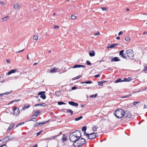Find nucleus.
Returning <instances> with one entry per match:
<instances>
[{"label":"nucleus","instance_id":"obj_22","mask_svg":"<svg viewBox=\"0 0 147 147\" xmlns=\"http://www.w3.org/2000/svg\"><path fill=\"white\" fill-rule=\"evenodd\" d=\"M131 79L130 77H128L127 78H125L124 79L123 81L125 82H129L131 80Z\"/></svg>","mask_w":147,"mask_h":147},{"label":"nucleus","instance_id":"obj_38","mask_svg":"<svg viewBox=\"0 0 147 147\" xmlns=\"http://www.w3.org/2000/svg\"><path fill=\"white\" fill-rule=\"evenodd\" d=\"M55 94L57 96H59L60 95V92H59V91H56L55 92Z\"/></svg>","mask_w":147,"mask_h":147},{"label":"nucleus","instance_id":"obj_1","mask_svg":"<svg viewBox=\"0 0 147 147\" xmlns=\"http://www.w3.org/2000/svg\"><path fill=\"white\" fill-rule=\"evenodd\" d=\"M81 136V132L80 130H76L72 132L69 136V140L71 142L74 143L79 137Z\"/></svg>","mask_w":147,"mask_h":147},{"label":"nucleus","instance_id":"obj_18","mask_svg":"<svg viewBox=\"0 0 147 147\" xmlns=\"http://www.w3.org/2000/svg\"><path fill=\"white\" fill-rule=\"evenodd\" d=\"M89 55L90 57H93L95 55L94 51H91L89 53Z\"/></svg>","mask_w":147,"mask_h":147},{"label":"nucleus","instance_id":"obj_35","mask_svg":"<svg viewBox=\"0 0 147 147\" xmlns=\"http://www.w3.org/2000/svg\"><path fill=\"white\" fill-rule=\"evenodd\" d=\"M11 92H7L4 93H2V94H0V96L1 95V96H2L3 95L5 94H10Z\"/></svg>","mask_w":147,"mask_h":147},{"label":"nucleus","instance_id":"obj_34","mask_svg":"<svg viewBox=\"0 0 147 147\" xmlns=\"http://www.w3.org/2000/svg\"><path fill=\"white\" fill-rule=\"evenodd\" d=\"M103 82L100 81L98 82V85L99 86H102L103 85Z\"/></svg>","mask_w":147,"mask_h":147},{"label":"nucleus","instance_id":"obj_32","mask_svg":"<svg viewBox=\"0 0 147 147\" xmlns=\"http://www.w3.org/2000/svg\"><path fill=\"white\" fill-rule=\"evenodd\" d=\"M38 36L37 35H34L33 37V39L35 40H37L38 39Z\"/></svg>","mask_w":147,"mask_h":147},{"label":"nucleus","instance_id":"obj_54","mask_svg":"<svg viewBox=\"0 0 147 147\" xmlns=\"http://www.w3.org/2000/svg\"><path fill=\"white\" fill-rule=\"evenodd\" d=\"M99 76H100V75L99 74H98L95 76H94V77H95V78H97V77H99Z\"/></svg>","mask_w":147,"mask_h":147},{"label":"nucleus","instance_id":"obj_52","mask_svg":"<svg viewBox=\"0 0 147 147\" xmlns=\"http://www.w3.org/2000/svg\"><path fill=\"white\" fill-rule=\"evenodd\" d=\"M34 112L37 113H38V114H39V113H40V112L39 110H38L37 111H36V112L35 111Z\"/></svg>","mask_w":147,"mask_h":147},{"label":"nucleus","instance_id":"obj_4","mask_svg":"<svg viewBox=\"0 0 147 147\" xmlns=\"http://www.w3.org/2000/svg\"><path fill=\"white\" fill-rule=\"evenodd\" d=\"M125 55V57H126V58H125L126 59L130 58L131 59L134 56L133 52L130 49L127 50L126 51Z\"/></svg>","mask_w":147,"mask_h":147},{"label":"nucleus","instance_id":"obj_48","mask_svg":"<svg viewBox=\"0 0 147 147\" xmlns=\"http://www.w3.org/2000/svg\"><path fill=\"white\" fill-rule=\"evenodd\" d=\"M123 34V32L121 31H120L118 34V35L120 36V35H122Z\"/></svg>","mask_w":147,"mask_h":147},{"label":"nucleus","instance_id":"obj_30","mask_svg":"<svg viewBox=\"0 0 147 147\" xmlns=\"http://www.w3.org/2000/svg\"><path fill=\"white\" fill-rule=\"evenodd\" d=\"M66 104L65 103V102H62L59 101V102H58V104L59 105H65Z\"/></svg>","mask_w":147,"mask_h":147},{"label":"nucleus","instance_id":"obj_25","mask_svg":"<svg viewBox=\"0 0 147 147\" xmlns=\"http://www.w3.org/2000/svg\"><path fill=\"white\" fill-rule=\"evenodd\" d=\"M98 128V127L94 125L93 126L92 129L94 131H96L97 129Z\"/></svg>","mask_w":147,"mask_h":147},{"label":"nucleus","instance_id":"obj_20","mask_svg":"<svg viewBox=\"0 0 147 147\" xmlns=\"http://www.w3.org/2000/svg\"><path fill=\"white\" fill-rule=\"evenodd\" d=\"M66 112L68 113H70L71 115H72L73 112L70 109H65Z\"/></svg>","mask_w":147,"mask_h":147},{"label":"nucleus","instance_id":"obj_33","mask_svg":"<svg viewBox=\"0 0 147 147\" xmlns=\"http://www.w3.org/2000/svg\"><path fill=\"white\" fill-rule=\"evenodd\" d=\"M45 93V91H41V92H39L38 94L39 95H43V94H44V93Z\"/></svg>","mask_w":147,"mask_h":147},{"label":"nucleus","instance_id":"obj_19","mask_svg":"<svg viewBox=\"0 0 147 147\" xmlns=\"http://www.w3.org/2000/svg\"><path fill=\"white\" fill-rule=\"evenodd\" d=\"M62 141L63 142H64V141H65L67 140V137L65 135H63V137L62 138Z\"/></svg>","mask_w":147,"mask_h":147},{"label":"nucleus","instance_id":"obj_42","mask_svg":"<svg viewBox=\"0 0 147 147\" xmlns=\"http://www.w3.org/2000/svg\"><path fill=\"white\" fill-rule=\"evenodd\" d=\"M125 40L127 41H129L130 40V38L129 37H126L125 38Z\"/></svg>","mask_w":147,"mask_h":147},{"label":"nucleus","instance_id":"obj_9","mask_svg":"<svg viewBox=\"0 0 147 147\" xmlns=\"http://www.w3.org/2000/svg\"><path fill=\"white\" fill-rule=\"evenodd\" d=\"M16 71V69H13L11 70L10 71L8 72L7 74H6L7 76H9L12 73H15Z\"/></svg>","mask_w":147,"mask_h":147},{"label":"nucleus","instance_id":"obj_62","mask_svg":"<svg viewBox=\"0 0 147 147\" xmlns=\"http://www.w3.org/2000/svg\"><path fill=\"white\" fill-rule=\"evenodd\" d=\"M147 32L146 31H145L143 32V34L144 35V34H147Z\"/></svg>","mask_w":147,"mask_h":147},{"label":"nucleus","instance_id":"obj_39","mask_svg":"<svg viewBox=\"0 0 147 147\" xmlns=\"http://www.w3.org/2000/svg\"><path fill=\"white\" fill-rule=\"evenodd\" d=\"M121 81H121V79L119 78V79H117V80L115 81V82L116 83H118L119 82H120Z\"/></svg>","mask_w":147,"mask_h":147},{"label":"nucleus","instance_id":"obj_61","mask_svg":"<svg viewBox=\"0 0 147 147\" xmlns=\"http://www.w3.org/2000/svg\"><path fill=\"white\" fill-rule=\"evenodd\" d=\"M24 49H23V50H22L21 51H18V52H17V53H20L22 52L24 50Z\"/></svg>","mask_w":147,"mask_h":147},{"label":"nucleus","instance_id":"obj_23","mask_svg":"<svg viewBox=\"0 0 147 147\" xmlns=\"http://www.w3.org/2000/svg\"><path fill=\"white\" fill-rule=\"evenodd\" d=\"M92 83V81H86L85 82H81V83L82 84H83L84 83H85L86 84H91V83Z\"/></svg>","mask_w":147,"mask_h":147},{"label":"nucleus","instance_id":"obj_51","mask_svg":"<svg viewBox=\"0 0 147 147\" xmlns=\"http://www.w3.org/2000/svg\"><path fill=\"white\" fill-rule=\"evenodd\" d=\"M19 101V100H13V101H12V102H10V103H13V102H18V101Z\"/></svg>","mask_w":147,"mask_h":147},{"label":"nucleus","instance_id":"obj_26","mask_svg":"<svg viewBox=\"0 0 147 147\" xmlns=\"http://www.w3.org/2000/svg\"><path fill=\"white\" fill-rule=\"evenodd\" d=\"M30 105H27L25 106L24 107L22 108V109L23 110H25L26 109L28 108L29 107H30Z\"/></svg>","mask_w":147,"mask_h":147},{"label":"nucleus","instance_id":"obj_15","mask_svg":"<svg viewBox=\"0 0 147 147\" xmlns=\"http://www.w3.org/2000/svg\"><path fill=\"white\" fill-rule=\"evenodd\" d=\"M47 122H43L41 123H36L34 125L35 127H38L39 125H42L43 124H45Z\"/></svg>","mask_w":147,"mask_h":147},{"label":"nucleus","instance_id":"obj_17","mask_svg":"<svg viewBox=\"0 0 147 147\" xmlns=\"http://www.w3.org/2000/svg\"><path fill=\"white\" fill-rule=\"evenodd\" d=\"M124 116L125 117L130 118L131 117V115L130 113H125Z\"/></svg>","mask_w":147,"mask_h":147},{"label":"nucleus","instance_id":"obj_7","mask_svg":"<svg viewBox=\"0 0 147 147\" xmlns=\"http://www.w3.org/2000/svg\"><path fill=\"white\" fill-rule=\"evenodd\" d=\"M124 51L123 50H121L119 52V55L123 58L125 59L126 58V57H125V55L124 54L123 52Z\"/></svg>","mask_w":147,"mask_h":147},{"label":"nucleus","instance_id":"obj_57","mask_svg":"<svg viewBox=\"0 0 147 147\" xmlns=\"http://www.w3.org/2000/svg\"><path fill=\"white\" fill-rule=\"evenodd\" d=\"M139 103L138 102H135L133 103V105H135L137 104V103Z\"/></svg>","mask_w":147,"mask_h":147},{"label":"nucleus","instance_id":"obj_10","mask_svg":"<svg viewBox=\"0 0 147 147\" xmlns=\"http://www.w3.org/2000/svg\"><path fill=\"white\" fill-rule=\"evenodd\" d=\"M85 67V66L81 65H75L72 67L73 68H75L80 67L84 68Z\"/></svg>","mask_w":147,"mask_h":147},{"label":"nucleus","instance_id":"obj_64","mask_svg":"<svg viewBox=\"0 0 147 147\" xmlns=\"http://www.w3.org/2000/svg\"><path fill=\"white\" fill-rule=\"evenodd\" d=\"M37 144L35 145L33 147H37Z\"/></svg>","mask_w":147,"mask_h":147},{"label":"nucleus","instance_id":"obj_41","mask_svg":"<svg viewBox=\"0 0 147 147\" xmlns=\"http://www.w3.org/2000/svg\"><path fill=\"white\" fill-rule=\"evenodd\" d=\"M76 17L75 16L72 15L71 16V19L72 20H74L76 19Z\"/></svg>","mask_w":147,"mask_h":147},{"label":"nucleus","instance_id":"obj_45","mask_svg":"<svg viewBox=\"0 0 147 147\" xmlns=\"http://www.w3.org/2000/svg\"><path fill=\"white\" fill-rule=\"evenodd\" d=\"M86 63L88 65H91V63L89 61H87Z\"/></svg>","mask_w":147,"mask_h":147},{"label":"nucleus","instance_id":"obj_21","mask_svg":"<svg viewBox=\"0 0 147 147\" xmlns=\"http://www.w3.org/2000/svg\"><path fill=\"white\" fill-rule=\"evenodd\" d=\"M10 18L9 16H7L2 18V20L4 22H6Z\"/></svg>","mask_w":147,"mask_h":147},{"label":"nucleus","instance_id":"obj_13","mask_svg":"<svg viewBox=\"0 0 147 147\" xmlns=\"http://www.w3.org/2000/svg\"><path fill=\"white\" fill-rule=\"evenodd\" d=\"M120 61V59L117 57H115L111 59V61L112 62L113 61Z\"/></svg>","mask_w":147,"mask_h":147},{"label":"nucleus","instance_id":"obj_53","mask_svg":"<svg viewBox=\"0 0 147 147\" xmlns=\"http://www.w3.org/2000/svg\"><path fill=\"white\" fill-rule=\"evenodd\" d=\"M77 88L76 87H75V86H74V87H73L71 89L72 90H75Z\"/></svg>","mask_w":147,"mask_h":147},{"label":"nucleus","instance_id":"obj_37","mask_svg":"<svg viewBox=\"0 0 147 147\" xmlns=\"http://www.w3.org/2000/svg\"><path fill=\"white\" fill-rule=\"evenodd\" d=\"M101 9L103 11H107V7H102Z\"/></svg>","mask_w":147,"mask_h":147},{"label":"nucleus","instance_id":"obj_11","mask_svg":"<svg viewBox=\"0 0 147 147\" xmlns=\"http://www.w3.org/2000/svg\"><path fill=\"white\" fill-rule=\"evenodd\" d=\"M57 69H58V68H56L54 67L53 68H52L50 71V73L51 74H53L57 72H58V71H57Z\"/></svg>","mask_w":147,"mask_h":147},{"label":"nucleus","instance_id":"obj_47","mask_svg":"<svg viewBox=\"0 0 147 147\" xmlns=\"http://www.w3.org/2000/svg\"><path fill=\"white\" fill-rule=\"evenodd\" d=\"M84 134L85 136H86L88 137V135H89V134L86 133V132L85 131H84Z\"/></svg>","mask_w":147,"mask_h":147},{"label":"nucleus","instance_id":"obj_12","mask_svg":"<svg viewBox=\"0 0 147 147\" xmlns=\"http://www.w3.org/2000/svg\"><path fill=\"white\" fill-rule=\"evenodd\" d=\"M68 103L71 105L74 106H78V103H75L73 101H69Z\"/></svg>","mask_w":147,"mask_h":147},{"label":"nucleus","instance_id":"obj_63","mask_svg":"<svg viewBox=\"0 0 147 147\" xmlns=\"http://www.w3.org/2000/svg\"><path fill=\"white\" fill-rule=\"evenodd\" d=\"M116 39L117 40H119L120 39V37L119 36H117L116 37Z\"/></svg>","mask_w":147,"mask_h":147},{"label":"nucleus","instance_id":"obj_6","mask_svg":"<svg viewBox=\"0 0 147 147\" xmlns=\"http://www.w3.org/2000/svg\"><path fill=\"white\" fill-rule=\"evenodd\" d=\"M96 133H91L89 134V135H88V138L89 139L92 140L94 139L96 137Z\"/></svg>","mask_w":147,"mask_h":147},{"label":"nucleus","instance_id":"obj_43","mask_svg":"<svg viewBox=\"0 0 147 147\" xmlns=\"http://www.w3.org/2000/svg\"><path fill=\"white\" fill-rule=\"evenodd\" d=\"M131 96V94H130L126 96H123L121 97L122 98H126V97H128L130 96Z\"/></svg>","mask_w":147,"mask_h":147},{"label":"nucleus","instance_id":"obj_24","mask_svg":"<svg viewBox=\"0 0 147 147\" xmlns=\"http://www.w3.org/2000/svg\"><path fill=\"white\" fill-rule=\"evenodd\" d=\"M11 138H9V137L7 136L5 137L3 140V141L4 142H6L8 141L9 140H10Z\"/></svg>","mask_w":147,"mask_h":147},{"label":"nucleus","instance_id":"obj_60","mask_svg":"<svg viewBox=\"0 0 147 147\" xmlns=\"http://www.w3.org/2000/svg\"><path fill=\"white\" fill-rule=\"evenodd\" d=\"M58 28H59V26H55L54 27L55 29H58Z\"/></svg>","mask_w":147,"mask_h":147},{"label":"nucleus","instance_id":"obj_40","mask_svg":"<svg viewBox=\"0 0 147 147\" xmlns=\"http://www.w3.org/2000/svg\"><path fill=\"white\" fill-rule=\"evenodd\" d=\"M97 96V94H96L94 95H92L90 96V97L91 98L96 97Z\"/></svg>","mask_w":147,"mask_h":147},{"label":"nucleus","instance_id":"obj_59","mask_svg":"<svg viewBox=\"0 0 147 147\" xmlns=\"http://www.w3.org/2000/svg\"><path fill=\"white\" fill-rule=\"evenodd\" d=\"M144 109H147V106L144 105Z\"/></svg>","mask_w":147,"mask_h":147},{"label":"nucleus","instance_id":"obj_36","mask_svg":"<svg viewBox=\"0 0 147 147\" xmlns=\"http://www.w3.org/2000/svg\"><path fill=\"white\" fill-rule=\"evenodd\" d=\"M81 77V75H79V76H78L74 78H73V80H75L78 79L80 78Z\"/></svg>","mask_w":147,"mask_h":147},{"label":"nucleus","instance_id":"obj_55","mask_svg":"<svg viewBox=\"0 0 147 147\" xmlns=\"http://www.w3.org/2000/svg\"><path fill=\"white\" fill-rule=\"evenodd\" d=\"M6 61L7 63H9L10 62V60L9 59H7L6 60Z\"/></svg>","mask_w":147,"mask_h":147},{"label":"nucleus","instance_id":"obj_14","mask_svg":"<svg viewBox=\"0 0 147 147\" xmlns=\"http://www.w3.org/2000/svg\"><path fill=\"white\" fill-rule=\"evenodd\" d=\"M13 8L15 9H19L20 8V5L18 4H14Z\"/></svg>","mask_w":147,"mask_h":147},{"label":"nucleus","instance_id":"obj_3","mask_svg":"<svg viewBox=\"0 0 147 147\" xmlns=\"http://www.w3.org/2000/svg\"><path fill=\"white\" fill-rule=\"evenodd\" d=\"M114 114L116 117L118 119H120L124 115V111L121 109H118L116 110Z\"/></svg>","mask_w":147,"mask_h":147},{"label":"nucleus","instance_id":"obj_2","mask_svg":"<svg viewBox=\"0 0 147 147\" xmlns=\"http://www.w3.org/2000/svg\"><path fill=\"white\" fill-rule=\"evenodd\" d=\"M86 142L84 139L79 137L76 141L73 143V145L75 147H79L83 146Z\"/></svg>","mask_w":147,"mask_h":147},{"label":"nucleus","instance_id":"obj_46","mask_svg":"<svg viewBox=\"0 0 147 147\" xmlns=\"http://www.w3.org/2000/svg\"><path fill=\"white\" fill-rule=\"evenodd\" d=\"M24 124V122H22L21 123L18 124L17 125V126H16V127H18V126H19L20 125L23 124Z\"/></svg>","mask_w":147,"mask_h":147},{"label":"nucleus","instance_id":"obj_27","mask_svg":"<svg viewBox=\"0 0 147 147\" xmlns=\"http://www.w3.org/2000/svg\"><path fill=\"white\" fill-rule=\"evenodd\" d=\"M14 126V124H12L10 125L8 129V130H10Z\"/></svg>","mask_w":147,"mask_h":147},{"label":"nucleus","instance_id":"obj_56","mask_svg":"<svg viewBox=\"0 0 147 147\" xmlns=\"http://www.w3.org/2000/svg\"><path fill=\"white\" fill-rule=\"evenodd\" d=\"M147 70V66H146L145 67L144 69V71H146Z\"/></svg>","mask_w":147,"mask_h":147},{"label":"nucleus","instance_id":"obj_5","mask_svg":"<svg viewBox=\"0 0 147 147\" xmlns=\"http://www.w3.org/2000/svg\"><path fill=\"white\" fill-rule=\"evenodd\" d=\"M20 113L19 109L18 108L14 107L13 108V114L14 115H18Z\"/></svg>","mask_w":147,"mask_h":147},{"label":"nucleus","instance_id":"obj_16","mask_svg":"<svg viewBox=\"0 0 147 147\" xmlns=\"http://www.w3.org/2000/svg\"><path fill=\"white\" fill-rule=\"evenodd\" d=\"M47 105V104L46 103H42V104H37L34 105V107H37L39 106H43V107H45Z\"/></svg>","mask_w":147,"mask_h":147},{"label":"nucleus","instance_id":"obj_31","mask_svg":"<svg viewBox=\"0 0 147 147\" xmlns=\"http://www.w3.org/2000/svg\"><path fill=\"white\" fill-rule=\"evenodd\" d=\"M87 127L86 126H84L82 127V130L83 131H85L86 130Z\"/></svg>","mask_w":147,"mask_h":147},{"label":"nucleus","instance_id":"obj_44","mask_svg":"<svg viewBox=\"0 0 147 147\" xmlns=\"http://www.w3.org/2000/svg\"><path fill=\"white\" fill-rule=\"evenodd\" d=\"M94 34L95 36H98L100 34V33L99 32H98L96 33H94Z\"/></svg>","mask_w":147,"mask_h":147},{"label":"nucleus","instance_id":"obj_29","mask_svg":"<svg viewBox=\"0 0 147 147\" xmlns=\"http://www.w3.org/2000/svg\"><path fill=\"white\" fill-rule=\"evenodd\" d=\"M40 97L42 98L43 99H45L46 98V96L44 94L42 95H40Z\"/></svg>","mask_w":147,"mask_h":147},{"label":"nucleus","instance_id":"obj_58","mask_svg":"<svg viewBox=\"0 0 147 147\" xmlns=\"http://www.w3.org/2000/svg\"><path fill=\"white\" fill-rule=\"evenodd\" d=\"M0 3L2 5H4L5 4V3L3 2H1Z\"/></svg>","mask_w":147,"mask_h":147},{"label":"nucleus","instance_id":"obj_49","mask_svg":"<svg viewBox=\"0 0 147 147\" xmlns=\"http://www.w3.org/2000/svg\"><path fill=\"white\" fill-rule=\"evenodd\" d=\"M38 113H36L35 114H34L33 116H32V117H34V116H35V117H36L38 115Z\"/></svg>","mask_w":147,"mask_h":147},{"label":"nucleus","instance_id":"obj_8","mask_svg":"<svg viewBox=\"0 0 147 147\" xmlns=\"http://www.w3.org/2000/svg\"><path fill=\"white\" fill-rule=\"evenodd\" d=\"M118 45L117 43H115L114 44H112L111 45H109L107 47V48L109 49V48H114L115 46H117Z\"/></svg>","mask_w":147,"mask_h":147},{"label":"nucleus","instance_id":"obj_50","mask_svg":"<svg viewBox=\"0 0 147 147\" xmlns=\"http://www.w3.org/2000/svg\"><path fill=\"white\" fill-rule=\"evenodd\" d=\"M42 131H39V132H38V133H37V136H38L39 135H40L41 133V132Z\"/></svg>","mask_w":147,"mask_h":147},{"label":"nucleus","instance_id":"obj_28","mask_svg":"<svg viewBox=\"0 0 147 147\" xmlns=\"http://www.w3.org/2000/svg\"><path fill=\"white\" fill-rule=\"evenodd\" d=\"M82 118H83V117L82 116H80L79 117H78V118H76L75 119V121H78V120L81 119Z\"/></svg>","mask_w":147,"mask_h":147}]
</instances>
